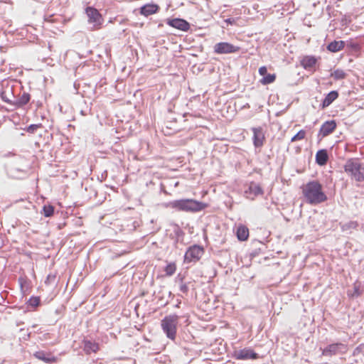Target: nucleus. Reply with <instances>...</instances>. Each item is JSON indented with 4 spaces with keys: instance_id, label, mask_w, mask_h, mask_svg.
I'll return each instance as SVG.
<instances>
[{
    "instance_id": "nucleus-10",
    "label": "nucleus",
    "mask_w": 364,
    "mask_h": 364,
    "mask_svg": "<svg viewBox=\"0 0 364 364\" xmlns=\"http://www.w3.org/2000/svg\"><path fill=\"white\" fill-rule=\"evenodd\" d=\"M253 133L252 141L255 147H262L265 141V135L262 127H253L252 128Z\"/></svg>"
},
{
    "instance_id": "nucleus-30",
    "label": "nucleus",
    "mask_w": 364,
    "mask_h": 364,
    "mask_svg": "<svg viewBox=\"0 0 364 364\" xmlns=\"http://www.w3.org/2000/svg\"><path fill=\"white\" fill-rule=\"evenodd\" d=\"M40 298L38 296H32L29 299V304L32 306H38L40 304Z\"/></svg>"
},
{
    "instance_id": "nucleus-9",
    "label": "nucleus",
    "mask_w": 364,
    "mask_h": 364,
    "mask_svg": "<svg viewBox=\"0 0 364 364\" xmlns=\"http://www.w3.org/2000/svg\"><path fill=\"white\" fill-rule=\"evenodd\" d=\"M233 357L237 360H256L259 358V355L257 353L247 348L235 351Z\"/></svg>"
},
{
    "instance_id": "nucleus-26",
    "label": "nucleus",
    "mask_w": 364,
    "mask_h": 364,
    "mask_svg": "<svg viewBox=\"0 0 364 364\" xmlns=\"http://www.w3.org/2000/svg\"><path fill=\"white\" fill-rule=\"evenodd\" d=\"M54 213V207L52 205H45L43 207L42 214L45 217H51Z\"/></svg>"
},
{
    "instance_id": "nucleus-23",
    "label": "nucleus",
    "mask_w": 364,
    "mask_h": 364,
    "mask_svg": "<svg viewBox=\"0 0 364 364\" xmlns=\"http://www.w3.org/2000/svg\"><path fill=\"white\" fill-rule=\"evenodd\" d=\"M31 96L27 92H23L18 100H14L13 102V105L16 106V107H21L23 105L28 103L30 101Z\"/></svg>"
},
{
    "instance_id": "nucleus-13",
    "label": "nucleus",
    "mask_w": 364,
    "mask_h": 364,
    "mask_svg": "<svg viewBox=\"0 0 364 364\" xmlns=\"http://www.w3.org/2000/svg\"><path fill=\"white\" fill-rule=\"evenodd\" d=\"M167 23L171 27L183 31H187L190 28L189 23L186 21L181 18L168 20Z\"/></svg>"
},
{
    "instance_id": "nucleus-6",
    "label": "nucleus",
    "mask_w": 364,
    "mask_h": 364,
    "mask_svg": "<svg viewBox=\"0 0 364 364\" xmlns=\"http://www.w3.org/2000/svg\"><path fill=\"white\" fill-rule=\"evenodd\" d=\"M85 13L88 17V22L93 24V30H99L102 28L104 18L102 14L94 7L88 6L85 9Z\"/></svg>"
},
{
    "instance_id": "nucleus-5",
    "label": "nucleus",
    "mask_w": 364,
    "mask_h": 364,
    "mask_svg": "<svg viewBox=\"0 0 364 364\" xmlns=\"http://www.w3.org/2000/svg\"><path fill=\"white\" fill-rule=\"evenodd\" d=\"M205 253L203 247L197 245H192L188 248L184 255L185 263L198 262Z\"/></svg>"
},
{
    "instance_id": "nucleus-15",
    "label": "nucleus",
    "mask_w": 364,
    "mask_h": 364,
    "mask_svg": "<svg viewBox=\"0 0 364 364\" xmlns=\"http://www.w3.org/2000/svg\"><path fill=\"white\" fill-rule=\"evenodd\" d=\"M336 128V123L334 120L327 121L322 124L320 132L323 136H326L331 134Z\"/></svg>"
},
{
    "instance_id": "nucleus-16",
    "label": "nucleus",
    "mask_w": 364,
    "mask_h": 364,
    "mask_svg": "<svg viewBox=\"0 0 364 364\" xmlns=\"http://www.w3.org/2000/svg\"><path fill=\"white\" fill-rule=\"evenodd\" d=\"M346 349V346L341 343H333L331 345H328L323 351V354L325 355L331 356L332 355H335L338 353L341 349Z\"/></svg>"
},
{
    "instance_id": "nucleus-31",
    "label": "nucleus",
    "mask_w": 364,
    "mask_h": 364,
    "mask_svg": "<svg viewBox=\"0 0 364 364\" xmlns=\"http://www.w3.org/2000/svg\"><path fill=\"white\" fill-rule=\"evenodd\" d=\"M55 278H56V276L55 274H49L46 280H45V284L46 285H49L51 283H53L55 280Z\"/></svg>"
},
{
    "instance_id": "nucleus-4",
    "label": "nucleus",
    "mask_w": 364,
    "mask_h": 364,
    "mask_svg": "<svg viewBox=\"0 0 364 364\" xmlns=\"http://www.w3.org/2000/svg\"><path fill=\"white\" fill-rule=\"evenodd\" d=\"M178 316L176 314L168 315L161 321V326L166 336L174 341L176 337L177 328L178 325Z\"/></svg>"
},
{
    "instance_id": "nucleus-18",
    "label": "nucleus",
    "mask_w": 364,
    "mask_h": 364,
    "mask_svg": "<svg viewBox=\"0 0 364 364\" xmlns=\"http://www.w3.org/2000/svg\"><path fill=\"white\" fill-rule=\"evenodd\" d=\"M159 6L154 4H148L140 8V14L149 16L158 12Z\"/></svg>"
},
{
    "instance_id": "nucleus-7",
    "label": "nucleus",
    "mask_w": 364,
    "mask_h": 364,
    "mask_svg": "<svg viewBox=\"0 0 364 364\" xmlns=\"http://www.w3.org/2000/svg\"><path fill=\"white\" fill-rule=\"evenodd\" d=\"M213 49L216 54H230L238 52L240 48L228 42H220L216 43Z\"/></svg>"
},
{
    "instance_id": "nucleus-21",
    "label": "nucleus",
    "mask_w": 364,
    "mask_h": 364,
    "mask_svg": "<svg viewBox=\"0 0 364 364\" xmlns=\"http://www.w3.org/2000/svg\"><path fill=\"white\" fill-rule=\"evenodd\" d=\"M338 97V92L337 91L330 92L324 98L322 102L321 107L323 109L328 107L334 100Z\"/></svg>"
},
{
    "instance_id": "nucleus-14",
    "label": "nucleus",
    "mask_w": 364,
    "mask_h": 364,
    "mask_svg": "<svg viewBox=\"0 0 364 364\" xmlns=\"http://www.w3.org/2000/svg\"><path fill=\"white\" fill-rule=\"evenodd\" d=\"M34 357L40 360H42L46 363H55L58 361V358L44 351H37L34 353Z\"/></svg>"
},
{
    "instance_id": "nucleus-8",
    "label": "nucleus",
    "mask_w": 364,
    "mask_h": 364,
    "mask_svg": "<svg viewBox=\"0 0 364 364\" xmlns=\"http://www.w3.org/2000/svg\"><path fill=\"white\" fill-rule=\"evenodd\" d=\"M319 60L320 57L306 55L301 58L299 63L301 66L306 70L314 72L316 70Z\"/></svg>"
},
{
    "instance_id": "nucleus-29",
    "label": "nucleus",
    "mask_w": 364,
    "mask_h": 364,
    "mask_svg": "<svg viewBox=\"0 0 364 364\" xmlns=\"http://www.w3.org/2000/svg\"><path fill=\"white\" fill-rule=\"evenodd\" d=\"M42 127V124H31L30 126H28L26 129V131L28 133H31V134H33L34 133L37 129H40Z\"/></svg>"
},
{
    "instance_id": "nucleus-1",
    "label": "nucleus",
    "mask_w": 364,
    "mask_h": 364,
    "mask_svg": "<svg viewBox=\"0 0 364 364\" xmlns=\"http://www.w3.org/2000/svg\"><path fill=\"white\" fill-rule=\"evenodd\" d=\"M302 195L306 202L311 205L324 203L328 198L323 190V186L318 181H311L301 187Z\"/></svg>"
},
{
    "instance_id": "nucleus-32",
    "label": "nucleus",
    "mask_w": 364,
    "mask_h": 364,
    "mask_svg": "<svg viewBox=\"0 0 364 364\" xmlns=\"http://www.w3.org/2000/svg\"><path fill=\"white\" fill-rule=\"evenodd\" d=\"M361 294V292L359 289V286L354 285V296H358Z\"/></svg>"
},
{
    "instance_id": "nucleus-11",
    "label": "nucleus",
    "mask_w": 364,
    "mask_h": 364,
    "mask_svg": "<svg viewBox=\"0 0 364 364\" xmlns=\"http://www.w3.org/2000/svg\"><path fill=\"white\" fill-rule=\"evenodd\" d=\"M259 74L263 77L259 80V82L263 85H267L273 83L276 80V74H268L267 68L266 66H262L259 68Z\"/></svg>"
},
{
    "instance_id": "nucleus-28",
    "label": "nucleus",
    "mask_w": 364,
    "mask_h": 364,
    "mask_svg": "<svg viewBox=\"0 0 364 364\" xmlns=\"http://www.w3.org/2000/svg\"><path fill=\"white\" fill-rule=\"evenodd\" d=\"M306 131L304 129H301L291 139V141L294 142L296 141H301L306 137Z\"/></svg>"
},
{
    "instance_id": "nucleus-22",
    "label": "nucleus",
    "mask_w": 364,
    "mask_h": 364,
    "mask_svg": "<svg viewBox=\"0 0 364 364\" xmlns=\"http://www.w3.org/2000/svg\"><path fill=\"white\" fill-rule=\"evenodd\" d=\"M328 159L327 151L326 149H321L317 151L316 154V161L320 166L325 165Z\"/></svg>"
},
{
    "instance_id": "nucleus-3",
    "label": "nucleus",
    "mask_w": 364,
    "mask_h": 364,
    "mask_svg": "<svg viewBox=\"0 0 364 364\" xmlns=\"http://www.w3.org/2000/svg\"><path fill=\"white\" fill-rule=\"evenodd\" d=\"M345 172L352 180L356 182L364 181V166L357 158H351L346 161L343 166Z\"/></svg>"
},
{
    "instance_id": "nucleus-2",
    "label": "nucleus",
    "mask_w": 364,
    "mask_h": 364,
    "mask_svg": "<svg viewBox=\"0 0 364 364\" xmlns=\"http://www.w3.org/2000/svg\"><path fill=\"white\" fill-rule=\"evenodd\" d=\"M165 206L178 211L198 212L206 208L208 204L194 199H180L169 202Z\"/></svg>"
},
{
    "instance_id": "nucleus-20",
    "label": "nucleus",
    "mask_w": 364,
    "mask_h": 364,
    "mask_svg": "<svg viewBox=\"0 0 364 364\" xmlns=\"http://www.w3.org/2000/svg\"><path fill=\"white\" fill-rule=\"evenodd\" d=\"M345 47L343 41H333L327 46V50L331 53H336L342 50Z\"/></svg>"
},
{
    "instance_id": "nucleus-19",
    "label": "nucleus",
    "mask_w": 364,
    "mask_h": 364,
    "mask_svg": "<svg viewBox=\"0 0 364 364\" xmlns=\"http://www.w3.org/2000/svg\"><path fill=\"white\" fill-rule=\"evenodd\" d=\"M83 350L87 355H90L92 353H95L100 350L99 344L96 342L85 340L83 341Z\"/></svg>"
},
{
    "instance_id": "nucleus-12",
    "label": "nucleus",
    "mask_w": 364,
    "mask_h": 364,
    "mask_svg": "<svg viewBox=\"0 0 364 364\" xmlns=\"http://www.w3.org/2000/svg\"><path fill=\"white\" fill-rule=\"evenodd\" d=\"M246 197L250 200H254L255 197L263 194L261 186L254 182L250 183L248 190L245 191Z\"/></svg>"
},
{
    "instance_id": "nucleus-27",
    "label": "nucleus",
    "mask_w": 364,
    "mask_h": 364,
    "mask_svg": "<svg viewBox=\"0 0 364 364\" xmlns=\"http://www.w3.org/2000/svg\"><path fill=\"white\" fill-rule=\"evenodd\" d=\"M0 97L4 102L13 105L14 100H12L11 96L7 93L6 90L1 92Z\"/></svg>"
},
{
    "instance_id": "nucleus-33",
    "label": "nucleus",
    "mask_w": 364,
    "mask_h": 364,
    "mask_svg": "<svg viewBox=\"0 0 364 364\" xmlns=\"http://www.w3.org/2000/svg\"><path fill=\"white\" fill-rule=\"evenodd\" d=\"M181 290H182V291H186V290H187V287H186L185 285H184V286H182V287H181Z\"/></svg>"
},
{
    "instance_id": "nucleus-17",
    "label": "nucleus",
    "mask_w": 364,
    "mask_h": 364,
    "mask_svg": "<svg viewBox=\"0 0 364 364\" xmlns=\"http://www.w3.org/2000/svg\"><path fill=\"white\" fill-rule=\"evenodd\" d=\"M250 232L247 226L240 224L237 227L236 236L238 240L241 242L247 241L249 238Z\"/></svg>"
},
{
    "instance_id": "nucleus-24",
    "label": "nucleus",
    "mask_w": 364,
    "mask_h": 364,
    "mask_svg": "<svg viewBox=\"0 0 364 364\" xmlns=\"http://www.w3.org/2000/svg\"><path fill=\"white\" fill-rule=\"evenodd\" d=\"M331 77H333L334 80H343L346 77L347 74L346 72L341 69H336L331 73Z\"/></svg>"
},
{
    "instance_id": "nucleus-25",
    "label": "nucleus",
    "mask_w": 364,
    "mask_h": 364,
    "mask_svg": "<svg viewBox=\"0 0 364 364\" xmlns=\"http://www.w3.org/2000/svg\"><path fill=\"white\" fill-rule=\"evenodd\" d=\"M166 276H172L176 271V264L175 262L168 263L164 269Z\"/></svg>"
}]
</instances>
